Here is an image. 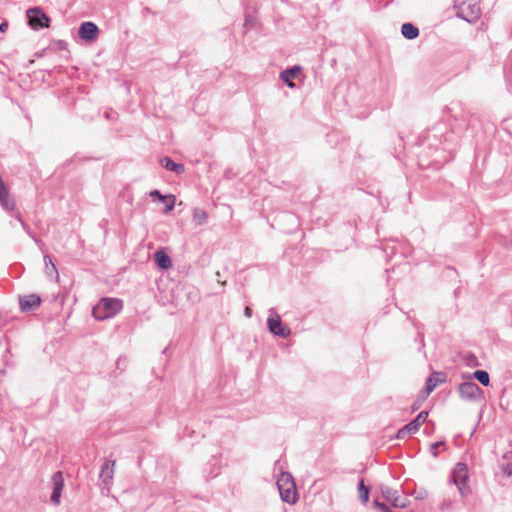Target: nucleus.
Listing matches in <instances>:
<instances>
[{
	"instance_id": "f257e3e1",
	"label": "nucleus",
	"mask_w": 512,
	"mask_h": 512,
	"mask_svg": "<svg viewBox=\"0 0 512 512\" xmlns=\"http://www.w3.org/2000/svg\"><path fill=\"white\" fill-rule=\"evenodd\" d=\"M123 307L122 300L118 298H102L92 309V316L99 321L114 317Z\"/></svg>"
},
{
	"instance_id": "f03ea898",
	"label": "nucleus",
	"mask_w": 512,
	"mask_h": 512,
	"mask_svg": "<svg viewBox=\"0 0 512 512\" xmlns=\"http://www.w3.org/2000/svg\"><path fill=\"white\" fill-rule=\"evenodd\" d=\"M456 16L468 23L476 22L481 16V8L477 0H454Z\"/></svg>"
},
{
	"instance_id": "7ed1b4c3",
	"label": "nucleus",
	"mask_w": 512,
	"mask_h": 512,
	"mask_svg": "<svg viewBox=\"0 0 512 512\" xmlns=\"http://www.w3.org/2000/svg\"><path fill=\"white\" fill-rule=\"evenodd\" d=\"M468 467L463 462H458L452 470L450 483L457 486L462 497H467L471 493L470 487L467 485Z\"/></svg>"
},
{
	"instance_id": "20e7f679",
	"label": "nucleus",
	"mask_w": 512,
	"mask_h": 512,
	"mask_svg": "<svg viewBox=\"0 0 512 512\" xmlns=\"http://www.w3.org/2000/svg\"><path fill=\"white\" fill-rule=\"evenodd\" d=\"M277 486L281 495L282 501L294 504L297 500V493L294 480L291 474H283L282 478L277 481Z\"/></svg>"
},
{
	"instance_id": "39448f33",
	"label": "nucleus",
	"mask_w": 512,
	"mask_h": 512,
	"mask_svg": "<svg viewBox=\"0 0 512 512\" xmlns=\"http://www.w3.org/2000/svg\"><path fill=\"white\" fill-rule=\"evenodd\" d=\"M28 24L35 30L48 28L51 19L41 7H31L26 11Z\"/></svg>"
},
{
	"instance_id": "423d86ee",
	"label": "nucleus",
	"mask_w": 512,
	"mask_h": 512,
	"mask_svg": "<svg viewBox=\"0 0 512 512\" xmlns=\"http://www.w3.org/2000/svg\"><path fill=\"white\" fill-rule=\"evenodd\" d=\"M270 315L267 319V326L269 331L278 337L288 338L291 334V329L282 323L280 316L275 312L274 308L269 310Z\"/></svg>"
},
{
	"instance_id": "0eeeda50",
	"label": "nucleus",
	"mask_w": 512,
	"mask_h": 512,
	"mask_svg": "<svg viewBox=\"0 0 512 512\" xmlns=\"http://www.w3.org/2000/svg\"><path fill=\"white\" fill-rule=\"evenodd\" d=\"M461 399L466 401H480L484 397L483 390L472 381H465L458 387Z\"/></svg>"
},
{
	"instance_id": "6e6552de",
	"label": "nucleus",
	"mask_w": 512,
	"mask_h": 512,
	"mask_svg": "<svg viewBox=\"0 0 512 512\" xmlns=\"http://www.w3.org/2000/svg\"><path fill=\"white\" fill-rule=\"evenodd\" d=\"M428 417L427 411H421L415 419H413L410 423L403 426L401 429L398 430L396 434V438L403 440L408 435L414 434L419 430V427L426 421Z\"/></svg>"
},
{
	"instance_id": "1a4fd4ad",
	"label": "nucleus",
	"mask_w": 512,
	"mask_h": 512,
	"mask_svg": "<svg viewBox=\"0 0 512 512\" xmlns=\"http://www.w3.org/2000/svg\"><path fill=\"white\" fill-rule=\"evenodd\" d=\"M381 493L385 500L390 502L394 508H405L409 504V500L406 497L400 496L397 490L388 486L381 487Z\"/></svg>"
},
{
	"instance_id": "9d476101",
	"label": "nucleus",
	"mask_w": 512,
	"mask_h": 512,
	"mask_svg": "<svg viewBox=\"0 0 512 512\" xmlns=\"http://www.w3.org/2000/svg\"><path fill=\"white\" fill-rule=\"evenodd\" d=\"M52 494L50 501L53 505L58 506L61 502V495L64 488V478L61 471H57L52 475Z\"/></svg>"
},
{
	"instance_id": "9b49d317",
	"label": "nucleus",
	"mask_w": 512,
	"mask_h": 512,
	"mask_svg": "<svg viewBox=\"0 0 512 512\" xmlns=\"http://www.w3.org/2000/svg\"><path fill=\"white\" fill-rule=\"evenodd\" d=\"M98 34H99L98 26L91 21L83 22L79 26L78 35L82 40L89 41V42L94 41L97 39Z\"/></svg>"
},
{
	"instance_id": "f8f14e48",
	"label": "nucleus",
	"mask_w": 512,
	"mask_h": 512,
	"mask_svg": "<svg viewBox=\"0 0 512 512\" xmlns=\"http://www.w3.org/2000/svg\"><path fill=\"white\" fill-rule=\"evenodd\" d=\"M41 304V298L37 294H29L19 297L20 309L23 312H30L36 310Z\"/></svg>"
},
{
	"instance_id": "ddd939ff",
	"label": "nucleus",
	"mask_w": 512,
	"mask_h": 512,
	"mask_svg": "<svg viewBox=\"0 0 512 512\" xmlns=\"http://www.w3.org/2000/svg\"><path fill=\"white\" fill-rule=\"evenodd\" d=\"M446 381V375L443 372H433L426 379L425 386L423 389V393L425 396H428L439 383H443Z\"/></svg>"
},
{
	"instance_id": "4468645a",
	"label": "nucleus",
	"mask_w": 512,
	"mask_h": 512,
	"mask_svg": "<svg viewBox=\"0 0 512 512\" xmlns=\"http://www.w3.org/2000/svg\"><path fill=\"white\" fill-rule=\"evenodd\" d=\"M0 205L7 211H13L15 208L14 199L10 196V192L1 178H0Z\"/></svg>"
},
{
	"instance_id": "2eb2a0df",
	"label": "nucleus",
	"mask_w": 512,
	"mask_h": 512,
	"mask_svg": "<svg viewBox=\"0 0 512 512\" xmlns=\"http://www.w3.org/2000/svg\"><path fill=\"white\" fill-rule=\"evenodd\" d=\"M114 467V460H107L102 465L99 477L104 485H109L111 483L114 476Z\"/></svg>"
},
{
	"instance_id": "dca6fc26",
	"label": "nucleus",
	"mask_w": 512,
	"mask_h": 512,
	"mask_svg": "<svg viewBox=\"0 0 512 512\" xmlns=\"http://www.w3.org/2000/svg\"><path fill=\"white\" fill-rule=\"evenodd\" d=\"M150 197L152 198L153 201H168V205H166V208H165V213H168L170 211H172L175 207V201H176V198L174 195L172 194H168V195H163L161 194V192L159 190H152L150 192Z\"/></svg>"
},
{
	"instance_id": "f3484780",
	"label": "nucleus",
	"mask_w": 512,
	"mask_h": 512,
	"mask_svg": "<svg viewBox=\"0 0 512 512\" xmlns=\"http://www.w3.org/2000/svg\"><path fill=\"white\" fill-rule=\"evenodd\" d=\"M160 165L168 171L181 175L185 172L183 164L174 162L170 157L165 156L160 159Z\"/></svg>"
},
{
	"instance_id": "a211bd4d",
	"label": "nucleus",
	"mask_w": 512,
	"mask_h": 512,
	"mask_svg": "<svg viewBox=\"0 0 512 512\" xmlns=\"http://www.w3.org/2000/svg\"><path fill=\"white\" fill-rule=\"evenodd\" d=\"M154 261L156 265L162 270H167L172 266L170 256L163 249L157 250L154 253Z\"/></svg>"
},
{
	"instance_id": "6ab92c4d",
	"label": "nucleus",
	"mask_w": 512,
	"mask_h": 512,
	"mask_svg": "<svg viewBox=\"0 0 512 512\" xmlns=\"http://www.w3.org/2000/svg\"><path fill=\"white\" fill-rule=\"evenodd\" d=\"M301 68L299 66H293L289 69L283 70L280 73L281 80L287 84L289 87H294V84L292 83V79L297 77V75L300 73Z\"/></svg>"
},
{
	"instance_id": "aec40b11",
	"label": "nucleus",
	"mask_w": 512,
	"mask_h": 512,
	"mask_svg": "<svg viewBox=\"0 0 512 512\" xmlns=\"http://www.w3.org/2000/svg\"><path fill=\"white\" fill-rule=\"evenodd\" d=\"M401 33L404 38L413 40L419 36V29L412 23H404L401 27Z\"/></svg>"
},
{
	"instance_id": "412c9836",
	"label": "nucleus",
	"mask_w": 512,
	"mask_h": 512,
	"mask_svg": "<svg viewBox=\"0 0 512 512\" xmlns=\"http://www.w3.org/2000/svg\"><path fill=\"white\" fill-rule=\"evenodd\" d=\"M468 379H476L479 383H481L483 386H489L490 384V376L487 371L485 370H476L473 372L472 375L467 376Z\"/></svg>"
},
{
	"instance_id": "4be33fe9",
	"label": "nucleus",
	"mask_w": 512,
	"mask_h": 512,
	"mask_svg": "<svg viewBox=\"0 0 512 512\" xmlns=\"http://www.w3.org/2000/svg\"><path fill=\"white\" fill-rule=\"evenodd\" d=\"M44 262H45V271H46L47 276L50 278L58 279L59 274H58L55 264L52 261V258L49 255H45Z\"/></svg>"
},
{
	"instance_id": "5701e85b",
	"label": "nucleus",
	"mask_w": 512,
	"mask_h": 512,
	"mask_svg": "<svg viewBox=\"0 0 512 512\" xmlns=\"http://www.w3.org/2000/svg\"><path fill=\"white\" fill-rule=\"evenodd\" d=\"M358 493L360 502L366 504L369 501L370 488L365 485L363 479L358 483Z\"/></svg>"
},
{
	"instance_id": "b1692460",
	"label": "nucleus",
	"mask_w": 512,
	"mask_h": 512,
	"mask_svg": "<svg viewBox=\"0 0 512 512\" xmlns=\"http://www.w3.org/2000/svg\"><path fill=\"white\" fill-rule=\"evenodd\" d=\"M207 213L203 209L195 208L193 210V220L197 225H203L207 220Z\"/></svg>"
},
{
	"instance_id": "393cba45",
	"label": "nucleus",
	"mask_w": 512,
	"mask_h": 512,
	"mask_svg": "<svg viewBox=\"0 0 512 512\" xmlns=\"http://www.w3.org/2000/svg\"><path fill=\"white\" fill-rule=\"evenodd\" d=\"M444 442L440 441V442H434L430 445L429 447V451L431 453V455L433 457H437L438 456V448L443 445Z\"/></svg>"
},
{
	"instance_id": "a878e982",
	"label": "nucleus",
	"mask_w": 512,
	"mask_h": 512,
	"mask_svg": "<svg viewBox=\"0 0 512 512\" xmlns=\"http://www.w3.org/2000/svg\"><path fill=\"white\" fill-rule=\"evenodd\" d=\"M502 472H503L506 476H508V477L512 476V464H511V463L504 464V465L502 466Z\"/></svg>"
},
{
	"instance_id": "bb28decb",
	"label": "nucleus",
	"mask_w": 512,
	"mask_h": 512,
	"mask_svg": "<svg viewBox=\"0 0 512 512\" xmlns=\"http://www.w3.org/2000/svg\"><path fill=\"white\" fill-rule=\"evenodd\" d=\"M16 219L21 223L23 229L31 236L29 226L22 220L21 215L17 213Z\"/></svg>"
},
{
	"instance_id": "cd10ccee",
	"label": "nucleus",
	"mask_w": 512,
	"mask_h": 512,
	"mask_svg": "<svg viewBox=\"0 0 512 512\" xmlns=\"http://www.w3.org/2000/svg\"><path fill=\"white\" fill-rule=\"evenodd\" d=\"M451 506V502L450 501H443V503L440 505V509L442 511H445L446 509H448L449 507Z\"/></svg>"
},
{
	"instance_id": "c85d7f7f",
	"label": "nucleus",
	"mask_w": 512,
	"mask_h": 512,
	"mask_svg": "<svg viewBox=\"0 0 512 512\" xmlns=\"http://www.w3.org/2000/svg\"><path fill=\"white\" fill-rule=\"evenodd\" d=\"M244 315H245L246 317H248V318H250V317L252 316V310H251V308H250V307H248V306H247V307H245V309H244Z\"/></svg>"
},
{
	"instance_id": "c756f323",
	"label": "nucleus",
	"mask_w": 512,
	"mask_h": 512,
	"mask_svg": "<svg viewBox=\"0 0 512 512\" xmlns=\"http://www.w3.org/2000/svg\"><path fill=\"white\" fill-rule=\"evenodd\" d=\"M8 29V23L6 21L0 24V32H5Z\"/></svg>"
},
{
	"instance_id": "7c9ffc66",
	"label": "nucleus",
	"mask_w": 512,
	"mask_h": 512,
	"mask_svg": "<svg viewBox=\"0 0 512 512\" xmlns=\"http://www.w3.org/2000/svg\"><path fill=\"white\" fill-rule=\"evenodd\" d=\"M285 216L290 218L291 220H293L296 223V218L293 214H286Z\"/></svg>"
},
{
	"instance_id": "2f4dec72",
	"label": "nucleus",
	"mask_w": 512,
	"mask_h": 512,
	"mask_svg": "<svg viewBox=\"0 0 512 512\" xmlns=\"http://www.w3.org/2000/svg\"><path fill=\"white\" fill-rule=\"evenodd\" d=\"M418 409H419V405L414 404V405H413V407H412V410H413V411H416V410H418Z\"/></svg>"
},
{
	"instance_id": "473e14b6",
	"label": "nucleus",
	"mask_w": 512,
	"mask_h": 512,
	"mask_svg": "<svg viewBox=\"0 0 512 512\" xmlns=\"http://www.w3.org/2000/svg\"><path fill=\"white\" fill-rule=\"evenodd\" d=\"M165 203V206L168 205V201H163Z\"/></svg>"
}]
</instances>
